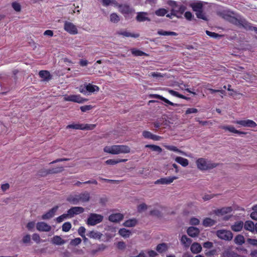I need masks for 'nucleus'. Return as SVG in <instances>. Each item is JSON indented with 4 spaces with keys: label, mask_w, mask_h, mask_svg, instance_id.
I'll list each match as a JSON object with an SVG mask.
<instances>
[{
    "label": "nucleus",
    "mask_w": 257,
    "mask_h": 257,
    "mask_svg": "<svg viewBox=\"0 0 257 257\" xmlns=\"http://www.w3.org/2000/svg\"><path fill=\"white\" fill-rule=\"evenodd\" d=\"M224 18L235 25L242 26L246 30H253L254 27L251 24L247 22L243 17L232 12H228L224 15Z\"/></svg>",
    "instance_id": "f257e3e1"
},
{
    "label": "nucleus",
    "mask_w": 257,
    "mask_h": 257,
    "mask_svg": "<svg viewBox=\"0 0 257 257\" xmlns=\"http://www.w3.org/2000/svg\"><path fill=\"white\" fill-rule=\"evenodd\" d=\"M167 4L171 7V11H172V14H173V16L178 18H181L182 14L186 10L185 6L175 1L168 0Z\"/></svg>",
    "instance_id": "f03ea898"
},
{
    "label": "nucleus",
    "mask_w": 257,
    "mask_h": 257,
    "mask_svg": "<svg viewBox=\"0 0 257 257\" xmlns=\"http://www.w3.org/2000/svg\"><path fill=\"white\" fill-rule=\"evenodd\" d=\"M103 151L108 154L117 155L129 153L131 152V149L126 145H113L105 147Z\"/></svg>",
    "instance_id": "7ed1b4c3"
},
{
    "label": "nucleus",
    "mask_w": 257,
    "mask_h": 257,
    "mask_svg": "<svg viewBox=\"0 0 257 257\" xmlns=\"http://www.w3.org/2000/svg\"><path fill=\"white\" fill-rule=\"evenodd\" d=\"M205 4V3L203 2L198 1L192 3L190 4V6L195 13L197 18L207 21V17L204 12Z\"/></svg>",
    "instance_id": "20e7f679"
},
{
    "label": "nucleus",
    "mask_w": 257,
    "mask_h": 257,
    "mask_svg": "<svg viewBox=\"0 0 257 257\" xmlns=\"http://www.w3.org/2000/svg\"><path fill=\"white\" fill-rule=\"evenodd\" d=\"M89 200L90 194L87 191L78 194L71 195L67 198V200L73 204H78L80 202H87Z\"/></svg>",
    "instance_id": "39448f33"
},
{
    "label": "nucleus",
    "mask_w": 257,
    "mask_h": 257,
    "mask_svg": "<svg viewBox=\"0 0 257 257\" xmlns=\"http://www.w3.org/2000/svg\"><path fill=\"white\" fill-rule=\"evenodd\" d=\"M197 168L201 171L213 169L217 166V164L203 158H199L196 161Z\"/></svg>",
    "instance_id": "423d86ee"
},
{
    "label": "nucleus",
    "mask_w": 257,
    "mask_h": 257,
    "mask_svg": "<svg viewBox=\"0 0 257 257\" xmlns=\"http://www.w3.org/2000/svg\"><path fill=\"white\" fill-rule=\"evenodd\" d=\"M103 219V216L101 215L91 213L87 219V224L89 225H95L100 223Z\"/></svg>",
    "instance_id": "0eeeda50"
},
{
    "label": "nucleus",
    "mask_w": 257,
    "mask_h": 257,
    "mask_svg": "<svg viewBox=\"0 0 257 257\" xmlns=\"http://www.w3.org/2000/svg\"><path fill=\"white\" fill-rule=\"evenodd\" d=\"M216 235L220 239L225 240H231L233 237L232 232L229 230L220 229L216 231Z\"/></svg>",
    "instance_id": "6e6552de"
},
{
    "label": "nucleus",
    "mask_w": 257,
    "mask_h": 257,
    "mask_svg": "<svg viewBox=\"0 0 257 257\" xmlns=\"http://www.w3.org/2000/svg\"><path fill=\"white\" fill-rule=\"evenodd\" d=\"M63 98L65 101H72L78 103H82L87 100V99L81 97L80 95H65Z\"/></svg>",
    "instance_id": "1a4fd4ad"
},
{
    "label": "nucleus",
    "mask_w": 257,
    "mask_h": 257,
    "mask_svg": "<svg viewBox=\"0 0 257 257\" xmlns=\"http://www.w3.org/2000/svg\"><path fill=\"white\" fill-rule=\"evenodd\" d=\"M233 123L238 124L241 126L246 127H255L257 126V124L255 122L248 119L235 120L233 121Z\"/></svg>",
    "instance_id": "9d476101"
},
{
    "label": "nucleus",
    "mask_w": 257,
    "mask_h": 257,
    "mask_svg": "<svg viewBox=\"0 0 257 257\" xmlns=\"http://www.w3.org/2000/svg\"><path fill=\"white\" fill-rule=\"evenodd\" d=\"M64 29L67 32L72 35L78 33L77 27L71 22L65 21L64 25Z\"/></svg>",
    "instance_id": "9b49d317"
},
{
    "label": "nucleus",
    "mask_w": 257,
    "mask_h": 257,
    "mask_svg": "<svg viewBox=\"0 0 257 257\" xmlns=\"http://www.w3.org/2000/svg\"><path fill=\"white\" fill-rule=\"evenodd\" d=\"M84 209L82 207H72L67 211L69 218L73 217L75 215L79 214L84 212Z\"/></svg>",
    "instance_id": "f8f14e48"
},
{
    "label": "nucleus",
    "mask_w": 257,
    "mask_h": 257,
    "mask_svg": "<svg viewBox=\"0 0 257 257\" xmlns=\"http://www.w3.org/2000/svg\"><path fill=\"white\" fill-rule=\"evenodd\" d=\"M36 226L37 229L41 232H49L52 229V227L50 225L43 221L38 222L36 224Z\"/></svg>",
    "instance_id": "ddd939ff"
},
{
    "label": "nucleus",
    "mask_w": 257,
    "mask_h": 257,
    "mask_svg": "<svg viewBox=\"0 0 257 257\" xmlns=\"http://www.w3.org/2000/svg\"><path fill=\"white\" fill-rule=\"evenodd\" d=\"M178 177L176 176H172L166 178H162L155 182V184H170L172 183L175 180H176Z\"/></svg>",
    "instance_id": "4468645a"
},
{
    "label": "nucleus",
    "mask_w": 257,
    "mask_h": 257,
    "mask_svg": "<svg viewBox=\"0 0 257 257\" xmlns=\"http://www.w3.org/2000/svg\"><path fill=\"white\" fill-rule=\"evenodd\" d=\"M58 209V206H56L54 207L51 209L49 210L47 212L44 214L42 216L41 218L43 220H47L52 218L54 216L55 213H56Z\"/></svg>",
    "instance_id": "2eb2a0df"
},
{
    "label": "nucleus",
    "mask_w": 257,
    "mask_h": 257,
    "mask_svg": "<svg viewBox=\"0 0 257 257\" xmlns=\"http://www.w3.org/2000/svg\"><path fill=\"white\" fill-rule=\"evenodd\" d=\"M219 127L225 131H227L230 133L237 134L238 135H245L246 134V133L240 132L236 130L234 127L231 125H221Z\"/></svg>",
    "instance_id": "dca6fc26"
},
{
    "label": "nucleus",
    "mask_w": 257,
    "mask_h": 257,
    "mask_svg": "<svg viewBox=\"0 0 257 257\" xmlns=\"http://www.w3.org/2000/svg\"><path fill=\"white\" fill-rule=\"evenodd\" d=\"M85 89L87 91L88 95L93 93L97 92L99 90L98 86L91 83L85 84Z\"/></svg>",
    "instance_id": "f3484780"
},
{
    "label": "nucleus",
    "mask_w": 257,
    "mask_h": 257,
    "mask_svg": "<svg viewBox=\"0 0 257 257\" xmlns=\"http://www.w3.org/2000/svg\"><path fill=\"white\" fill-rule=\"evenodd\" d=\"M232 211L231 207H225L221 209H218L214 211V213L218 216L223 215L226 214L230 213Z\"/></svg>",
    "instance_id": "a211bd4d"
},
{
    "label": "nucleus",
    "mask_w": 257,
    "mask_h": 257,
    "mask_svg": "<svg viewBox=\"0 0 257 257\" xmlns=\"http://www.w3.org/2000/svg\"><path fill=\"white\" fill-rule=\"evenodd\" d=\"M136 20L140 22L151 21V19L148 17V13L146 12L138 13Z\"/></svg>",
    "instance_id": "6ab92c4d"
},
{
    "label": "nucleus",
    "mask_w": 257,
    "mask_h": 257,
    "mask_svg": "<svg viewBox=\"0 0 257 257\" xmlns=\"http://www.w3.org/2000/svg\"><path fill=\"white\" fill-rule=\"evenodd\" d=\"M150 97L151 98H156L160 99L161 100L165 102V103H166L170 105H172V106H179V104H178L177 103H174L170 101L168 99H166V98L164 97L163 96L160 95L159 94H151L150 95Z\"/></svg>",
    "instance_id": "aec40b11"
},
{
    "label": "nucleus",
    "mask_w": 257,
    "mask_h": 257,
    "mask_svg": "<svg viewBox=\"0 0 257 257\" xmlns=\"http://www.w3.org/2000/svg\"><path fill=\"white\" fill-rule=\"evenodd\" d=\"M123 218V215L121 213H114L111 214L108 218L110 221L112 222H118L121 221Z\"/></svg>",
    "instance_id": "412c9836"
},
{
    "label": "nucleus",
    "mask_w": 257,
    "mask_h": 257,
    "mask_svg": "<svg viewBox=\"0 0 257 257\" xmlns=\"http://www.w3.org/2000/svg\"><path fill=\"white\" fill-rule=\"evenodd\" d=\"M190 250L193 253L197 254L201 251L202 246L199 243L194 242L191 245Z\"/></svg>",
    "instance_id": "4be33fe9"
},
{
    "label": "nucleus",
    "mask_w": 257,
    "mask_h": 257,
    "mask_svg": "<svg viewBox=\"0 0 257 257\" xmlns=\"http://www.w3.org/2000/svg\"><path fill=\"white\" fill-rule=\"evenodd\" d=\"M187 232L190 236L194 237L199 234L200 231L197 227H190L188 228Z\"/></svg>",
    "instance_id": "5701e85b"
},
{
    "label": "nucleus",
    "mask_w": 257,
    "mask_h": 257,
    "mask_svg": "<svg viewBox=\"0 0 257 257\" xmlns=\"http://www.w3.org/2000/svg\"><path fill=\"white\" fill-rule=\"evenodd\" d=\"M87 235L91 238L100 239L102 236V234L97 231L92 230L89 231Z\"/></svg>",
    "instance_id": "b1692460"
},
{
    "label": "nucleus",
    "mask_w": 257,
    "mask_h": 257,
    "mask_svg": "<svg viewBox=\"0 0 257 257\" xmlns=\"http://www.w3.org/2000/svg\"><path fill=\"white\" fill-rule=\"evenodd\" d=\"M39 75L43 81H48L51 79L50 72L47 70H41L39 72Z\"/></svg>",
    "instance_id": "393cba45"
},
{
    "label": "nucleus",
    "mask_w": 257,
    "mask_h": 257,
    "mask_svg": "<svg viewBox=\"0 0 257 257\" xmlns=\"http://www.w3.org/2000/svg\"><path fill=\"white\" fill-rule=\"evenodd\" d=\"M182 244L184 247L188 248L192 242V240L188 238L186 235H183L180 239Z\"/></svg>",
    "instance_id": "a878e982"
},
{
    "label": "nucleus",
    "mask_w": 257,
    "mask_h": 257,
    "mask_svg": "<svg viewBox=\"0 0 257 257\" xmlns=\"http://www.w3.org/2000/svg\"><path fill=\"white\" fill-rule=\"evenodd\" d=\"M243 226V223L241 221L235 222L234 224L231 225V229L236 232L240 231Z\"/></svg>",
    "instance_id": "bb28decb"
},
{
    "label": "nucleus",
    "mask_w": 257,
    "mask_h": 257,
    "mask_svg": "<svg viewBox=\"0 0 257 257\" xmlns=\"http://www.w3.org/2000/svg\"><path fill=\"white\" fill-rule=\"evenodd\" d=\"M51 242L53 244L58 245L64 244L66 242L64 240L58 235L53 236L51 239Z\"/></svg>",
    "instance_id": "cd10ccee"
},
{
    "label": "nucleus",
    "mask_w": 257,
    "mask_h": 257,
    "mask_svg": "<svg viewBox=\"0 0 257 257\" xmlns=\"http://www.w3.org/2000/svg\"><path fill=\"white\" fill-rule=\"evenodd\" d=\"M244 228L245 230H248L251 232H254V224L252 221H246L243 224Z\"/></svg>",
    "instance_id": "c85d7f7f"
},
{
    "label": "nucleus",
    "mask_w": 257,
    "mask_h": 257,
    "mask_svg": "<svg viewBox=\"0 0 257 257\" xmlns=\"http://www.w3.org/2000/svg\"><path fill=\"white\" fill-rule=\"evenodd\" d=\"M175 161L180 164L183 167H186L189 164V161L187 159L182 158L181 157H176L175 158Z\"/></svg>",
    "instance_id": "c756f323"
},
{
    "label": "nucleus",
    "mask_w": 257,
    "mask_h": 257,
    "mask_svg": "<svg viewBox=\"0 0 257 257\" xmlns=\"http://www.w3.org/2000/svg\"><path fill=\"white\" fill-rule=\"evenodd\" d=\"M164 147L168 150L176 152H178L181 155H184L185 156H189L186 154L184 152L178 149L176 147L174 146H169V145H164Z\"/></svg>",
    "instance_id": "7c9ffc66"
},
{
    "label": "nucleus",
    "mask_w": 257,
    "mask_h": 257,
    "mask_svg": "<svg viewBox=\"0 0 257 257\" xmlns=\"http://www.w3.org/2000/svg\"><path fill=\"white\" fill-rule=\"evenodd\" d=\"M137 220L136 219L133 218L125 221L123 223V225L125 227H132L136 226L137 224Z\"/></svg>",
    "instance_id": "2f4dec72"
},
{
    "label": "nucleus",
    "mask_w": 257,
    "mask_h": 257,
    "mask_svg": "<svg viewBox=\"0 0 257 257\" xmlns=\"http://www.w3.org/2000/svg\"><path fill=\"white\" fill-rule=\"evenodd\" d=\"M119 234L124 238H128L131 234V232L124 228H121L118 231Z\"/></svg>",
    "instance_id": "473e14b6"
},
{
    "label": "nucleus",
    "mask_w": 257,
    "mask_h": 257,
    "mask_svg": "<svg viewBox=\"0 0 257 257\" xmlns=\"http://www.w3.org/2000/svg\"><path fill=\"white\" fill-rule=\"evenodd\" d=\"M166 90L172 95L174 96H176L180 98L187 99L188 98L182 94H179L178 92L175 91L173 90L170 89L168 88L166 89Z\"/></svg>",
    "instance_id": "72a5a7b5"
},
{
    "label": "nucleus",
    "mask_w": 257,
    "mask_h": 257,
    "mask_svg": "<svg viewBox=\"0 0 257 257\" xmlns=\"http://www.w3.org/2000/svg\"><path fill=\"white\" fill-rule=\"evenodd\" d=\"M215 223V221L210 218H206L203 221V225L205 227L213 226Z\"/></svg>",
    "instance_id": "f704fd0d"
},
{
    "label": "nucleus",
    "mask_w": 257,
    "mask_h": 257,
    "mask_svg": "<svg viewBox=\"0 0 257 257\" xmlns=\"http://www.w3.org/2000/svg\"><path fill=\"white\" fill-rule=\"evenodd\" d=\"M168 249L167 244L165 243H162L158 244L156 247V250L159 253H162L166 251Z\"/></svg>",
    "instance_id": "c9c22d12"
},
{
    "label": "nucleus",
    "mask_w": 257,
    "mask_h": 257,
    "mask_svg": "<svg viewBox=\"0 0 257 257\" xmlns=\"http://www.w3.org/2000/svg\"><path fill=\"white\" fill-rule=\"evenodd\" d=\"M126 161V159H109L105 161V163L107 165H114L119 163L125 162Z\"/></svg>",
    "instance_id": "e433bc0d"
},
{
    "label": "nucleus",
    "mask_w": 257,
    "mask_h": 257,
    "mask_svg": "<svg viewBox=\"0 0 257 257\" xmlns=\"http://www.w3.org/2000/svg\"><path fill=\"white\" fill-rule=\"evenodd\" d=\"M157 33L161 36H177V34L176 32L166 31L163 30H159L158 31Z\"/></svg>",
    "instance_id": "4c0bfd02"
},
{
    "label": "nucleus",
    "mask_w": 257,
    "mask_h": 257,
    "mask_svg": "<svg viewBox=\"0 0 257 257\" xmlns=\"http://www.w3.org/2000/svg\"><path fill=\"white\" fill-rule=\"evenodd\" d=\"M244 236L240 234L237 235L234 238L235 243L238 245H242L244 243Z\"/></svg>",
    "instance_id": "58836bf2"
},
{
    "label": "nucleus",
    "mask_w": 257,
    "mask_h": 257,
    "mask_svg": "<svg viewBox=\"0 0 257 257\" xmlns=\"http://www.w3.org/2000/svg\"><path fill=\"white\" fill-rule=\"evenodd\" d=\"M146 148H150L152 151L157 152L159 153L162 152V149L161 147L155 145H147L145 146Z\"/></svg>",
    "instance_id": "ea45409f"
},
{
    "label": "nucleus",
    "mask_w": 257,
    "mask_h": 257,
    "mask_svg": "<svg viewBox=\"0 0 257 257\" xmlns=\"http://www.w3.org/2000/svg\"><path fill=\"white\" fill-rule=\"evenodd\" d=\"M168 13V11L164 8H160L156 10L155 12L156 15L159 17H163Z\"/></svg>",
    "instance_id": "a19ab883"
},
{
    "label": "nucleus",
    "mask_w": 257,
    "mask_h": 257,
    "mask_svg": "<svg viewBox=\"0 0 257 257\" xmlns=\"http://www.w3.org/2000/svg\"><path fill=\"white\" fill-rule=\"evenodd\" d=\"M12 7L16 12H20L21 11V5L17 2H14L11 4Z\"/></svg>",
    "instance_id": "79ce46f5"
},
{
    "label": "nucleus",
    "mask_w": 257,
    "mask_h": 257,
    "mask_svg": "<svg viewBox=\"0 0 257 257\" xmlns=\"http://www.w3.org/2000/svg\"><path fill=\"white\" fill-rule=\"evenodd\" d=\"M131 52H132V53L134 55L136 56H144V55H146V56L147 55V54L146 53H145V52H144L142 51H140L139 50L136 49H132Z\"/></svg>",
    "instance_id": "37998d69"
},
{
    "label": "nucleus",
    "mask_w": 257,
    "mask_h": 257,
    "mask_svg": "<svg viewBox=\"0 0 257 257\" xmlns=\"http://www.w3.org/2000/svg\"><path fill=\"white\" fill-rule=\"evenodd\" d=\"M120 20L119 17L116 13H112L110 16V21L113 23H117Z\"/></svg>",
    "instance_id": "c03bdc74"
},
{
    "label": "nucleus",
    "mask_w": 257,
    "mask_h": 257,
    "mask_svg": "<svg viewBox=\"0 0 257 257\" xmlns=\"http://www.w3.org/2000/svg\"><path fill=\"white\" fill-rule=\"evenodd\" d=\"M82 124L76 123V124H70L66 126L67 128H72L75 130H82Z\"/></svg>",
    "instance_id": "a18cd8bd"
},
{
    "label": "nucleus",
    "mask_w": 257,
    "mask_h": 257,
    "mask_svg": "<svg viewBox=\"0 0 257 257\" xmlns=\"http://www.w3.org/2000/svg\"><path fill=\"white\" fill-rule=\"evenodd\" d=\"M119 9L121 12L123 14H128L131 12L130 7L127 5L120 6Z\"/></svg>",
    "instance_id": "49530a36"
},
{
    "label": "nucleus",
    "mask_w": 257,
    "mask_h": 257,
    "mask_svg": "<svg viewBox=\"0 0 257 257\" xmlns=\"http://www.w3.org/2000/svg\"><path fill=\"white\" fill-rule=\"evenodd\" d=\"M71 226H71V224L70 223V222H65L62 226V230L64 232H68L71 229Z\"/></svg>",
    "instance_id": "de8ad7c7"
},
{
    "label": "nucleus",
    "mask_w": 257,
    "mask_h": 257,
    "mask_svg": "<svg viewBox=\"0 0 257 257\" xmlns=\"http://www.w3.org/2000/svg\"><path fill=\"white\" fill-rule=\"evenodd\" d=\"M96 126L94 124H82V130H92Z\"/></svg>",
    "instance_id": "09e8293b"
},
{
    "label": "nucleus",
    "mask_w": 257,
    "mask_h": 257,
    "mask_svg": "<svg viewBox=\"0 0 257 257\" xmlns=\"http://www.w3.org/2000/svg\"><path fill=\"white\" fill-rule=\"evenodd\" d=\"M120 35L127 37H134V38H138L139 36V35L138 34H132L130 32L124 31L120 33Z\"/></svg>",
    "instance_id": "8fccbe9b"
},
{
    "label": "nucleus",
    "mask_w": 257,
    "mask_h": 257,
    "mask_svg": "<svg viewBox=\"0 0 257 257\" xmlns=\"http://www.w3.org/2000/svg\"><path fill=\"white\" fill-rule=\"evenodd\" d=\"M67 218H69L68 217V215H67V213L66 214H63L60 215V216L57 217L56 221L58 223H60Z\"/></svg>",
    "instance_id": "3c124183"
},
{
    "label": "nucleus",
    "mask_w": 257,
    "mask_h": 257,
    "mask_svg": "<svg viewBox=\"0 0 257 257\" xmlns=\"http://www.w3.org/2000/svg\"><path fill=\"white\" fill-rule=\"evenodd\" d=\"M31 238L29 234H26L23 236L22 242L25 244L30 243L31 242Z\"/></svg>",
    "instance_id": "603ef678"
},
{
    "label": "nucleus",
    "mask_w": 257,
    "mask_h": 257,
    "mask_svg": "<svg viewBox=\"0 0 257 257\" xmlns=\"http://www.w3.org/2000/svg\"><path fill=\"white\" fill-rule=\"evenodd\" d=\"M81 239L80 238H75L70 241V244L72 245L76 246L79 244L81 242Z\"/></svg>",
    "instance_id": "864d4df0"
},
{
    "label": "nucleus",
    "mask_w": 257,
    "mask_h": 257,
    "mask_svg": "<svg viewBox=\"0 0 257 257\" xmlns=\"http://www.w3.org/2000/svg\"><path fill=\"white\" fill-rule=\"evenodd\" d=\"M184 17L188 21H191L194 18L193 15L190 12H186L184 14Z\"/></svg>",
    "instance_id": "5fc2aeb1"
},
{
    "label": "nucleus",
    "mask_w": 257,
    "mask_h": 257,
    "mask_svg": "<svg viewBox=\"0 0 257 257\" xmlns=\"http://www.w3.org/2000/svg\"><path fill=\"white\" fill-rule=\"evenodd\" d=\"M147 209V205L145 203H142L138 206V211L141 212Z\"/></svg>",
    "instance_id": "6e6d98bb"
},
{
    "label": "nucleus",
    "mask_w": 257,
    "mask_h": 257,
    "mask_svg": "<svg viewBox=\"0 0 257 257\" xmlns=\"http://www.w3.org/2000/svg\"><path fill=\"white\" fill-rule=\"evenodd\" d=\"M92 108L91 105H84L80 107V109L82 112H86Z\"/></svg>",
    "instance_id": "4d7b16f0"
},
{
    "label": "nucleus",
    "mask_w": 257,
    "mask_h": 257,
    "mask_svg": "<svg viewBox=\"0 0 257 257\" xmlns=\"http://www.w3.org/2000/svg\"><path fill=\"white\" fill-rule=\"evenodd\" d=\"M206 33L208 36H209L211 37H212V38H217V37H220V36L219 35H218V34L215 33L214 32H211L209 31H206Z\"/></svg>",
    "instance_id": "13d9d810"
},
{
    "label": "nucleus",
    "mask_w": 257,
    "mask_h": 257,
    "mask_svg": "<svg viewBox=\"0 0 257 257\" xmlns=\"http://www.w3.org/2000/svg\"><path fill=\"white\" fill-rule=\"evenodd\" d=\"M246 241L249 244L253 246H257V239L247 238Z\"/></svg>",
    "instance_id": "bf43d9fd"
},
{
    "label": "nucleus",
    "mask_w": 257,
    "mask_h": 257,
    "mask_svg": "<svg viewBox=\"0 0 257 257\" xmlns=\"http://www.w3.org/2000/svg\"><path fill=\"white\" fill-rule=\"evenodd\" d=\"M35 226V223L34 221H30L27 224V228L29 230H32Z\"/></svg>",
    "instance_id": "052dcab7"
},
{
    "label": "nucleus",
    "mask_w": 257,
    "mask_h": 257,
    "mask_svg": "<svg viewBox=\"0 0 257 257\" xmlns=\"http://www.w3.org/2000/svg\"><path fill=\"white\" fill-rule=\"evenodd\" d=\"M85 228L83 226H81L78 228V233L81 236H83L85 235Z\"/></svg>",
    "instance_id": "680f3d73"
},
{
    "label": "nucleus",
    "mask_w": 257,
    "mask_h": 257,
    "mask_svg": "<svg viewBox=\"0 0 257 257\" xmlns=\"http://www.w3.org/2000/svg\"><path fill=\"white\" fill-rule=\"evenodd\" d=\"M198 112V110L195 108H188L186 111V114H189L190 113H196Z\"/></svg>",
    "instance_id": "e2e57ef3"
},
{
    "label": "nucleus",
    "mask_w": 257,
    "mask_h": 257,
    "mask_svg": "<svg viewBox=\"0 0 257 257\" xmlns=\"http://www.w3.org/2000/svg\"><path fill=\"white\" fill-rule=\"evenodd\" d=\"M32 239L37 243H39L40 242V237L37 233H34L33 234Z\"/></svg>",
    "instance_id": "0e129e2a"
},
{
    "label": "nucleus",
    "mask_w": 257,
    "mask_h": 257,
    "mask_svg": "<svg viewBox=\"0 0 257 257\" xmlns=\"http://www.w3.org/2000/svg\"><path fill=\"white\" fill-rule=\"evenodd\" d=\"M199 222V219L196 218H192L190 220V223L192 225H198Z\"/></svg>",
    "instance_id": "69168bd1"
},
{
    "label": "nucleus",
    "mask_w": 257,
    "mask_h": 257,
    "mask_svg": "<svg viewBox=\"0 0 257 257\" xmlns=\"http://www.w3.org/2000/svg\"><path fill=\"white\" fill-rule=\"evenodd\" d=\"M142 134L144 138L150 139L152 135V134L149 131H144Z\"/></svg>",
    "instance_id": "338daca9"
},
{
    "label": "nucleus",
    "mask_w": 257,
    "mask_h": 257,
    "mask_svg": "<svg viewBox=\"0 0 257 257\" xmlns=\"http://www.w3.org/2000/svg\"><path fill=\"white\" fill-rule=\"evenodd\" d=\"M203 246L206 248H211L213 247V243L210 241H207L203 243Z\"/></svg>",
    "instance_id": "774afa93"
}]
</instances>
